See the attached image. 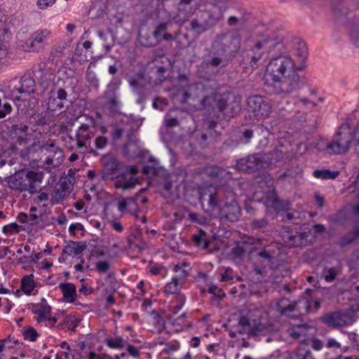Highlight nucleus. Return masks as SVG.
Here are the masks:
<instances>
[{
    "instance_id": "19",
    "label": "nucleus",
    "mask_w": 359,
    "mask_h": 359,
    "mask_svg": "<svg viewBox=\"0 0 359 359\" xmlns=\"http://www.w3.org/2000/svg\"><path fill=\"white\" fill-rule=\"evenodd\" d=\"M258 201L263 203L266 209H272L277 212L287 210L289 208L287 202L281 201L278 198L273 187H269V191L265 192L263 197Z\"/></svg>"
},
{
    "instance_id": "44",
    "label": "nucleus",
    "mask_w": 359,
    "mask_h": 359,
    "mask_svg": "<svg viewBox=\"0 0 359 359\" xmlns=\"http://www.w3.org/2000/svg\"><path fill=\"white\" fill-rule=\"evenodd\" d=\"M180 111V109L178 108L173 109L169 111V112L165 116L164 123L165 126L172 128L179 125V120L177 117L172 116V112Z\"/></svg>"
},
{
    "instance_id": "4",
    "label": "nucleus",
    "mask_w": 359,
    "mask_h": 359,
    "mask_svg": "<svg viewBox=\"0 0 359 359\" xmlns=\"http://www.w3.org/2000/svg\"><path fill=\"white\" fill-rule=\"evenodd\" d=\"M354 136H358L357 145L359 146V110L354 111L339 128L331 142L326 148L330 154H341L346 153Z\"/></svg>"
},
{
    "instance_id": "26",
    "label": "nucleus",
    "mask_w": 359,
    "mask_h": 359,
    "mask_svg": "<svg viewBox=\"0 0 359 359\" xmlns=\"http://www.w3.org/2000/svg\"><path fill=\"white\" fill-rule=\"evenodd\" d=\"M168 27V22H163L158 24L154 32H153V36L154 39H147L140 33L139 36L141 42L146 46H155L158 42H159L162 39V36L164 34L167 29Z\"/></svg>"
},
{
    "instance_id": "60",
    "label": "nucleus",
    "mask_w": 359,
    "mask_h": 359,
    "mask_svg": "<svg viewBox=\"0 0 359 359\" xmlns=\"http://www.w3.org/2000/svg\"><path fill=\"white\" fill-rule=\"evenodd\" d=\"M158 103H163V105H167L168 102H167L166 99L162 98V97H157L154 100V102L152 103L153 107L156 109H159L161 111H163V107H159L158 105Z\"/></svg>"
},
{
    "instance_id": "11",
    "label": "nucleus",
    "mask_w": 359,
    "mask_h": 359,
    "mask_svg": "<svg viewBox=\"0 0 359 359\" xmlns=\"http://www.w3.org/2000/svg\"><path fill=\"white\" fill-rule=\"evenodd\" d=\"M222 15L221 7L217 5H213L210 11H199L196 17L190 22L191 29L197 34H201L214 25Z\"/></svg>"
},
{
    "instance_id": "14",
    "label": "nucleus",
    "mask_w": 359,
    "mask_h": 359,
    "mask_svg": "<svg viewBox=\"0 0 359 359\" xmlns=\"http://www.w3.org/2000/svg\"><path fill=\"white\" fill-rule=\"evenodd\" d=\"M51 35V30L39 29L34 32L22 45V48L26 52H38L43 49L47 40Z\"/></svg>"
},
{
    "instance_id": "3",
    "label": "nucleus",
    "mask_w": 359,
    "mask_h": 359,
    "mask_svg": "<svg viewBox=\"0 0 359 359\" xmlns=\"http://www.w3.org/2000/svg\"><path fill=\"white\" fill-rule=\"evenodd\" d=\"M270 330L264 309L250 304L243 311L238 324L232 327L230 333L232 337H236V333L258 336L264 334Z\"/></svg>"
},
{
    "instance_id": "23",
    "label": "nucleus",
    "mask_w": 359,
    "mask_h": 359,
    "mask_svg": "<svg viewBox=\"0 0 359 359\" xmlns=\"http://www.w3.org/2000/svg\"><path fill=\"white\" fill-rule=\"evenodd\" d=\"M7 18L4 13L0 9V60L6 57L8 47L5 41L8 39L11 33L9 32Z\"/></svg>"
},
{
    "instance_id": "49",
    "label": "nucleus",
    "mask_w": 359,
    "mask_h": 359,
    "mask_svg": "<svg viewBox=\"0 0 359 359\" xmlns=\"http://www.w3.org/2000/svg\"><path fill=\"white\" fill-rule=\"evenodd\" d=\"M180 346L178 342H169L165 344V346L163 350L164 353L171 355L174 352L180 350Z\"/></svg>"
},
{
    "instance_id": "8",
    "label": "nucleus",
    "mask_w": 359,
    "mask_h": 359,
    "mask_svg": "<svg viewBox=\"0 0 359 359\" xmlns=\"http://www.w3.org/2000/svg\"><path fill=\"white\" fill-rule=\"evenodd\" d=\"M282 48L283 43L279 39L271 37L268 34L262 35L248 53L250 63L251 65H256L259 60L268 57L276 50H280Z\"/></svg>"
},
{
    "instance_id": "59",
    "label": "nucleus",
    "mask_w": 359,
    "mask_h": 359,
    "mask_svg": "<svg viewBox=\"0 0 359 359\" xmlns=\"http://www.w3.org/2000/svg\"><path fill=\"white\" fill-rule=\"evenodd\" d=\"M83 230V226L81 223H72L69 227V232L71 235H75L78 231Z\"/></svg>"
},
{
    "instance_id": "33",
    "label": "nucleus",
    "mask_w": 359,
    "mask_h": 359,
    "mask_svg": "<svg viewBox=\"0 0 359 359\" xmlns=\"http://www.w3.org/2000/svg\"><path fill=\"white\" fill-rule=\"evenodd\" d=\"M33 313L37 315L36 318L38 323H45L51 312L50 306L46 303H42L33 309Z\"/></svg>"
},
{
    "instance_id": "55",
    "label": "nucleus",
    "mask_w": 359,
    "mask_h": 359,
    "mask_svg": "<svg viewBox=\"0 0 359 359\" xmlns=\"http://www.w3.org/2000/svg\"><path fill=\"white\" fill-rule=\"evenodd\" d=\"M296 54L299 57L302 61H304L307 58L308 53L305 45H300L296 50Z\"/></svg>"
},
{
    "instance_id": "61",
    "label": "nucleus",
    "mask_w": 359,
    "mask_h": 359,
    "mask_svg": "<svg viewBox=\"0 0 359 359\" xmlns=\"http://www.w3.org/2000/svg\"><path fill=\"white\" fill-rule=\"evenodd\" d=\"M126 345L127 346V351L131 356L137 358L140 355V351L136 347L127 343Z\"/></svg>"
},
{
    "instance_id": "45",
    "label": "nucleus",
    "mask_w": 359,
    "mask_h": 359,
    "mask_svg": "<svg viewBox=\"0 0 359 359\" xmlns=\"http://www.w3.org/2000/svg\"><path fill=\"white\" fill-rule=\"evenodd\" d=\"M245 256L244 248H232L229 258L236 264H240Z\"/></svg>"
},
{
    "instance_id": "2",
    "label": "nucleus",
    "mask_w": 359,
    "mask_h": 359,
    "mask_svg": "<svg viewBox=\"0 0 359 359\" xmlns=\"http://www.w3.org/2000/svg\"><path fill=\"white\" fill-rule=\"evenodd\" d=\"M176 96L181 103L187 104L194 109H201L215 103L219 111L226 117H233L241 110L242 97L238 93L225 92L215 93L208 96L201 83H193L187 88L178 90Z\"/></svg>"
},
{
    "instance_id": "43",
    "label": "nucleus",
    "mask_w": 359,
    "mask_h": 359,
    "mask_svg": "<svg viewBox=\"0 0 359 359\" xmlns=\"http://www.w3.org/2000/svg\"><path fill=\"white\" fill-rule=\"evenodd\" d=\"M182 284L180 282L174 280L172 278V280L170 283H168L164 287V291L166 294H174L180 292Z\"/></svg>"
},
{
    "instance_id": "53",
    "label": "nucleus",
    "mask_w": 359,
    "mask_h": 359,
    "mask_svg": "<svg viewBox=\"0 0 359 359\" xmlns=\"http://www.w3.org/2000/svg\"><path fill=\"white\" fill-rule=\"evenodd\" d=\"M24 337L25 339L29 340L31 341H36L38 337V334L34 328L31 327L25 330L24 333Z\"/></svg>"
},
{
    "instance_id": "64",
    "label": "nucleus",
    "mask_w": 359,
    "mask_h": 359,
    "mask_svg": "<svg viewBox=\"0 0 359 359\" xmlns=\"http://www.w3.org/2000/svg\"><path fill=\"white\" fill-rule=\"evenodd\" d=\"M351 39L352 42L356 46L359 47V33L357 31H353L351 34Z\"/></svg>"
},
{
    "instance_id": "42",
    "label": "nucleus",
    "mask_w": 359,
    "mask_h": 359,
    "mask_svg": "<svg viewBox=\"0 0 359 359\" xmlns=\"http://www.w3.org/2000/svg\"><path fill=\"white\" fill-rule=\"evenodd\" d=\"M340 271V267L337 266L325 268L323 270L322 275L326 282L330 283L335 280Z\"/></svg>"
},
{
    "instance_id": "27",
    "label": "nucleus",
    "mask_w": 359,
    "mask_h": 359,
    "mask_svg": "<svg viewBox=\"0 0 359 359\" xmlns=\"http://www.w3.org/2000/svg\"><path fill=\"white\" fill-rule=\"evenodd\" d=\"M191 270V267L190 263L187 262L178 263L173 267V271L175 274L172 276V278L183 285Z\"/></svg>"
},
{
    "instance_id": "51",
    "label": "nucleus",
    "mask_w": 359,
    "mask_h": 359,
    "mask_svg": "<svg viewBox=\"0 0 359 359\" xmlns=\"http://www.w3.org/2000/svg\"><path fill=\"white\" fill-rule=\"evenodd\" d=\"M56 1L57 0H37L36 4L39 9L45 10L53 6Z\"/></svg>"
},
{
    "instance_id": "31",
    "label": "nucleus",
    "mask_w": 359,
    "mask_h": 359,
    "mask_svg": "<svg viewBox=\"0 0 359 359\" xmlns=\"http://www.w3.org/2000/svg\"><path fill=\"white\" fill-rule=\"evenodd\" d=\"M85 248H64L62 257L64 259H67V256L72 255L73 257L81 260V263L74 266V269L77 271H83L84 268L83 264L84 262L82 259V252Z\"/></svg>"
},
{
    "instance_id": "20",
    "label": "nucleus",
    "mask_w": 359,
    "mask_h": 359,
    "mask_svg": "<svg viewBox=\"0 0 359 359\" xmlns=\"http://www.w3.org/2000/svg\"><path fill=\"white\" fill-rule=\"evenodd\" d=\"M71 187V183L67 178L60 179L51 194L50 199L51 205L62 203L70 194Z\"/></svg>"
},
{
    "instance_id": "47",
    "label": "nucleus",
    "mask_w": 359,
    "mask_h": 359,
    "mask_svg": "<svg viewBox=\"0 0 359 359\" xmlns=\"http://www.w3.org/2000/svg\"><path fill=\"white\" fill-rule=\"evenodd\" d=\"M296 358L297 359H314L311 351L306 348L304 345L301 346L297 349Z\"/></svg>"
},
{
    "instance_id": "18",
    "label": "nucleus",
    "mask_w": 359,
    "mask_h": 359,
    "mask_svg": "<svg viewBox=\"0 0 359 359\" xmlns=\"http://www.w3.org/2000/svg\"><path fill=\"white\" fill-rule=\"evenodd\" d=\"M43 150L47 155L44 161L47 168H56L62 163L64 161L63 151L54 143L51 142L43 146Z\"/></svg>"
},
{
    "instance_id": "7",
    "label": "nucleus",
    "mask_w": 359,
    "mask_h": 359,
    "mask_svg": "<svg viewBox=\"0 0 359 359\" xmlns=\"http://www.w3.org/2000/svg\"><path fill=\"white\" fill-rule=\"evenodd\" d=\"M221 190L216 193L210 194L208 199V205L212 210L219 207V217L222 220L236 222L241 215V208L236 201L235 195L232 192L228 193L225 198L220 202L218 200V194Z\"/></svg>"
},
{
    "instance_id": "16",
    "label": "nucleus",
    "mask_w": 359,
    "mask_h": 359,
    "mask_svg": "<svg viewBox=\"0 0 359 359\" xmlns=\"http://www.w3.org/2000/svg\"><path fill=\"white\" fill-rule=\"evenodd\" d=\"M251 258H255L257 262L269 269H276L280 265V260L275 255L266 250V248H252L250 251Z\"/></svg>"
},
{
    "instance_id": "17",
    "label": "nucleus",
    "mask_w": 359,
    "mask_h": 359,
    "mask_svg": "<svg viewBox=\"0 0 359 359\" xmlns=\"http://www.w3.org/2000/svg\"><path fill=\"white\" fill-rule=\"evenodd\" d=\"M35 91V81L29 75H24L20 79V86H14L7 95L13 101L21 100V94H32Z\"/></svg>"
},
{
    "instance_id": "58",
    "label": "nucleus",
    "mask_w": 359,
    "mask_h": 359,
    "mask_svg": "<svg viewBox=\"0 0 359 359\" xmlns=\"http://www.w3.org/2000/svg\"><path fill=\"white\" fill-rule=\"evenodd\" d=\"M48 198V194L47 193L39 192L38 195L33 198V201L35 204H39L40 203L47 201Z\"/></svg>"
},
{
    "instance_id": "34",
    "label": "nucleus",
    "mask_w": 359,
    "mask_h": 359,
    "mask_svg": "<svg viewBox=\"0 0 359 359\" xmlns=\"http://www.w3.org/2000/svg\"><path fill=\"white\" fill-rule=\"evenodd\" d=\"M308 329L309 326L306 325H297L289 330V334L293 339H299L304 343L306 341L304 337L307 335Z\"/></svg>"
},
{
    "instance_id": "29",
    "label": "nucleus",
    "mask_w": 359,
    "mask_h": 359,
    "mask_svg": "<svg viewBox=\"0 0 359 359\" xmlns=\"http://www.w3.org/2000/svg\"><path fill=\"white\" fill-rule=\"evenodd\" d=\"M324 97H316L314 93H311L308 98H301L296 102V106L302 108L304 111L311 109L319 103L324 102Z\"/></svg>"
},
{
    "instance_id": "41",
    "label": "nucleus",
    "mask_w": 359,
    "mask_h": 359,
    "mask_svg": "<svg viewBox=\"0 0 359 359\" xmlns=\"http://www.w3.org/2000/svg\"><path fill=\"white\" fill-rule=\"evenodd\" d=\"M106 104L108 108L113 112H117L119 107V101L116 95L111 92L110 94H106L104 96Z\"/></svg>"
},
{
    "instance_id": "1",
    "label": "nucleus",
    "mask_w": 359,
    "mask_h": 359,
    "mask_svg": "<svg viewBox=\"0 0 359 359\" xmlns=\"http://www.w3.org/2000/svg\"><path fill=\"white\" fill-rule=\"evenodd\" d=\"M298 67L293 59L280 55L272 57L265 67L264 81L276 95L287 97L300 90L304 81L299 74Z\"/></svg>"
},
{
    "instance_id": "28",
    "label": "nucleus",
    "mask_w": 359,
    "mask_h": 359,
    "mask_svg": "<svg viewBox=\"0 0 359 359\" xmlns=\"http://www.w3.org/2000/svg\"><path fill=\"white\" fill-rule=\"evenodd\" d=\"M47 114L51 116H57L58 118L64 117L66 114L64 110L63 102L53 97H50L48 102Z\"/></svg>"
},
{
    "instance_id": "35",
    "label": "nucleus",
    "mask_w": 359,
    "mask_h": 359,
    "mask_svg": "<svg viewBox=\"0 0 359 359\" xmlns=\"http://www.w3.org/2000/svg\"><path fill=\"white\" fill-rule=\"evenodd\" d=\"M60 287L64 297L69 302H73L76 297V286L69 283H61Z\"/></svg>"
},
{
    "instance_id": "30",
    "label": "nucleus",
    "mask_w": 359,
    "mask_h": 359,
    "mask_svg": "<svg viewBox=\"0 0 359 359\" xmlns=\"http://www.w3.org/2000/svg\"><path fill=\"white\" fill-rule=\"evenodd\" d=\"M206 140L207 135L204 133L201 134L200 140H197L196 143L189 142L188 147H184L186 154L188 156L198 155L200 153V149L205 147Z\"/></svg>"
},
{
    "instance_id": "52",
    "label": "nucleus",
    "mask_w": 359,
    "mask_h": 359,
    "mask_svg": "<svg viewBox=\"0 0 359 359\" xmlns=\"http://www.w3.org/2000/svg\"><path fill=\"white\" fill-rule=\"evenodd\" d=\"M51 253V248H46L44 250L38 252V253H34L30 256V261L36 263L39 261V259L42 257L43 255H49Z\"/></svg>"
},
{
    "instance_id": "56",
    "label": "nucleus",
    "mask_w": 359,
    "mask_h": 359,
    "mask_svg": "<svg viewBox=\"0 0 359 359\" xmlns=\"http://www.w3.org/2000/svg\"><path fill=\"white\" fill-rule=\"evenodd\" d=\"M233 278V271L230 267L225 269L224 273L222 274L221 281H229Z\"/></svg>"
},
{
    "instance_id": "32",
    "label": "nucleus",
    "mask_w": 359,
    "mask_h": 359,
    "mask_svg": "<svg viewBox=\"0 0 359 359\" xmlns=\"http://www.w3.org/2000/svg\"><path fill=\"white\" fill-rule=\"evenodd\" d=\"M81 319L74 315H68L57 325V327L65 331L73 332L79 325Z\"/></svg>"
},
{
    "instance_id": "39",
    "label": "nucleus",
    "mask_w": 359,
    "mask_h": 359,
    "mask_svg": "<svg viewBox=\"0 0 359 359\" xmlns=\"http://www.w3.org/2000/svg\"><path fill=\"white\" fill-rule=\"evenodd\" d=\"M339 175V171H331L327 169L316 170L313 172V175L318 179L321 180H334Z\"/></svg>"
},
{
    "instance_id": "57",
    "label": "nucleus",
    "mask_w": 359,
    "mask_h": 359,
    "mask_svg": "<svg viewBox=\"0 0 359 359\" xmlns=\"http://www.w3.org/2000/svg\"><path fill=\"white\" fill-rule=\"evenodd\" d=\"M64 359H79V353L76 354L75 350H68V351L61 352Z\"/></svg>"
},
{
    "instance_id": "25",
    "label": "nucleus",
    "mask_w": 359,
    "mask_h": 359,
    "mask_svg": "<svg viewBox=\"0 0 359 359\" xmlns=\"http://www.w3.org/2000/svg\"><path fill=\"white\" fill-rule=\"evenodd\" d=\"M192 1L180 0L177 13L172 18L176 23L182 25L194 13L196 9L190 6Z\"/></svg>"
},
{
    "instance_id": "54",
    "label": "nucleus",
    "mask_w": 359,
    "mask_h": 359,
    "mask_svg": "<svg viewBox=\"0 0 359 359\" xmlns=\"http://www.w3.org/2000/svg\"><path fill=\"white\" fill-rule=\"evenodd\" d=\"M96 269L99 273H105L109 269V263L101 261L96 263Z\"/></svg>"
},
{
    "instance_id": "5",
    "label": "nucleus",
    "mask_w": 359,
    "mask_h": 359,
    "mask_svg": "<svg viewBox=\"0 0 359 359\" xmlns=\"http://www.w3.org/2000/svg\"><path fill=\"white\" fill-rule=\"evenodd\" d=\"M241 48L238 36L226 33L216 37L212 45V57L210 65L213 67L227 65L236 55Z\"/></svg>"
},
{
    "instance_id": "50",
    "label": "nucleus",
    "mask_w": 359,
    "mask_h": 359,
    "mask_svg": "<svg viewBox=\"0 0 359 359\" xmlns=\"http://www.w3.org/2000/svg\"><path fill=\"white\" fill-rule=\"evenodd\" d=\"M108 144V140L105 136L100 135L95 138V147L97 149H104Z\"/></svg>"
},
{
    "instance_id": "6",
    "label": "nucleus",
    "mask_w": 359,
    "mask_h": 359,
    "mask_svg": "<svg viewBox=\"0 0 359 359\" xmlns=\"http://www.w3.org/2000/svg\"><path fill=\"white\" fill-rule=\"evenodd\" d=\"M284 157L285 151L276 149L269 154H256L242 158L237 161L236 168L241 172H253L275 165L282 161Z\"/></svg>"
},
{
    "instance_id": "22",
    "label": "nucleus",
    "mask_w": 359,
    "mask_h": 359,
    "mask_svg": "<svg viewBox=\"0 0 359 359\" xmlns=\"http://www.w3.org/2000/svg\"><path fill=\"white\" fill-rule=\"evenodd\" d=\"M39 132L25 124H20L15 126L14 135L20 144H27L34 140Z\"/></svg>"
},
{
    "instance_id": "9",
    "label": "nucleus",
    "mask_w": 359,
    "mask_h": 359,
    "mask_svg": "<svg viewBox=\"0 0 359 359\" xmlns=\"http://www.w3.org/2000/svg\"><path fill=\"white\" fill-rule=\"evenodd\" d=\"M43 174L41 172L27 170L18 172L8 179V184L11 189L20 191H28L34 194L36 191V184H40L43 180Z\"/></svg>"
},
{
    "instance_id": "48",
    "label": "nucleus",
    "mask_w": 359,
    "mask_h": 359,
    "mask_svg": "<svg viewBox=\"0 0 359 359\" xmlns=\"http://www.w3.org/2000/svg\"><path fill=\"white\" fill-rule=\"evenodd\" d=\"M19 231L20 226L15 222L10 223L8 224L4 225L2 227V232L6 235L17 233L19 232Z\"/></svg>"
},
{
    "instance_id": "40",
    "label": "nucleus",
    "mask_w": 359,
    "mask_h": 359,
    "mask_svg": "<svg viewBox=\"0 0 359 359\" xmlns=\"http://www.w3.org/2000/svg\"><path fill=\"white\" fill-rule=\"evenodd\" d=\"M35 283L33 279V275L25 276L22 278L21 280V290L26 293L29 294L34 289Z\"/></svg>"
},
{
    "instance_id": "37",
    "label": "nucleus",
    "mask_w": 359,
    "mask_h": 359,
    "mask_svg": "<svg viewBox=\"0 0 359 359\" xmlns=\"http://www.w3.org/2000/svg\"><path fill=\"white\" fill-rule=\"evenodd\" d=\"M203 172L210 177L217 178L224 177L226 175H229V173H227L224 169L215 165H208L205 167Z\"/></svg>"
},
{
    "instance_id": "15",
    "label": "nucleus",
    "mask_w": 359,
    "mask_h": 359,
    "mask_svg": "<svg viewBox=\"0 0 359 359\" xmlns=\"http://www.w3.org/2000/svg\"><path fill=\"white\" fill-rule=\"evenodd\" d=\"M96 127L95 121L90 118L88 123H82L76 133V140L78 148L93 149L92 139L95 136Z\"/></svg>"
},
{
    "instance_id": "12",
    "label": "nucleus",
    "mask_w": 359,
    "mask_h": 359,
    "mask_svg": "<svg viewBox=\"0 0 359 359\" xmlns=\"http://www.w3.org/2000/svg\"><path fill=\"white\" fill-rule=\"evenodd\" d=\"M246 104L248 111L257 121L269 118L272 112V102L265 96L250 95L246 100Z\"/></svg>"
},
{
    "instance_id": "36",
    "label": "nucleus",
    "mask_w": 359,
    "mask_h": 359,
    "mask_svg": "<svg viewBox=\"0 0 359 359\" xmlns=\"http://www.w3.org/2000/svg\"><path fill=\"white\" fill-rule=\"evenodd\" d=\"M108 358L106 354H97L94 351L91 350L90 347L86 348L82 344L81 351L79 353V359H105Z\"/></svg>"
},
{
    "instance_id": "10",
    "label": "nucleus",
    "mask_w": 359,
    "mask_h": 359,
    "mask_svg": "<svg viewBox=\"0 0 359 359\" xmlns=\"http://www.w3.org/2000/svg\"><path fill=\"white\" fill-rule=\"evenodd\" d=\"M104 175L107 179L114 181V186L117 189L129 190L138 183V180L129 176V173L121 170V165L116 161H111L104 166Z\"/></svg>"
},
{
    "instance_id": "24",
    "label": "nucleus",
    "mask_w": 359,
    "mask_h": 359,
    "mask_svg": "<svg viewBox=\"0 0 359 359\" xmlns=\"http://www.w3.org/2000/svg\"><path fill=\"white\" fill-rule=\"evenodd\" d=\"M28 217L29 226H35L41 229L54 224L53 221L49 220L48 215L39 211L38 208L33 205L29 209Z\"/></svg>"
},
{
    "instance_id": "62",
    "label": "nucleus",
    "mask_w": 359,
    "mask_h": 359,
    "mask_svg": "<svg viewBox=\"0 0 359 359\" xmlns=\"http://www.w3.org/2000/svg\"><path fill=\"white\" fill-rule=\"evenodd\" d=\"M311 346L316 351H320L323 346V344L318 339L311 340Z\"/></svg>"
},
{
    "instance_id": "46",
    "label": "nucleus",
    "mask_w": 359,
    "mask_h": 359,
    "mask_svg": "<svg viewBox=\"0 0 359 359\" xmlns=\"http://www.w3.org/2000/svg\"><path fill=\"white\" fill-rule=\"evenodd\" d=\"M105 343L109 347L111 348H121L124 347V346L126 344V342L121 337L107 338L105 339Z\"/></svg>"
},
{
    "instance_id": "13",
    "label": "nucleus",
    "mask_w": 359,
    "mask_h": 359,
    "mask_svg": "<svg viewBox=\"0 0 359 359\" xmlns=\"http://www.w3.org/2000/svg\"><path fill=\"white\" fill-rule=\"evenodd\" d=\"M277 306L282 315L296 319L308 313L311 304L309 300L304 297L294 302H290L289 299L283 298L278 301Z\"/></svg>"
},
{
    "instance_id": "21",
    "label": "nucleus",
    "mask_w": 359,
    "mask_h": 359,
    "mask_svg": "<svg viewBox=\"0 0 359 359\" xmlns=\"http://www.w3.org/2000/svg\"><path fill=\"white\" fill-rule=\"evenodd\" d=\"M322 322L330 327H341L352 324L353 320L348 314L335 311L323 316Z\"/></svg>"
},
{
    "instance_id": "63",
    "label": "nucleus",
    "mask_w": 359,
    "mask_h": 359,
    "mask_svg": "<svg viewBox=\"0 0 359 359\" xmlns=\"http://www.w3.org/2000/svg\"><path fill=\"white\" fill-rule=\"evenodd\" d=\"M105 255L103 250H100L99 248H94L91 250L90 257L100 258Z\"/></svg>"
},
{
    "instance_id": "38",
    "label": "nucleus",
    "mask_w": 359,
    "mask_h": 359,
    "mask_svg": "<svg viewBox=\"0 0 359 359\" xmlns=\"http://www.w3.org/2000/svg\"><path fill=\"white\" fill-rule=\"evenodd\" d=\"M192 240L198 247H208L210 245L208 234L202 229H199L197 234L192 235Z\"/></svg>"
}]
</instances>
